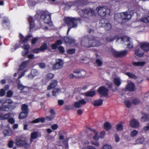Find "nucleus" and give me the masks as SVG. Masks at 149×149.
I'll return each mask as SVG.
<instances>
[{
	"label": "nucleus",
	"instance_id": "1",
	"mask_svg": "<svg viewBox=\"0 0 149 149\" xmlns=\"http://www.w3.org/2000/svg\"><path fill=\"white\" fill-rule=\"evenodd\" d=\"M81 45L83 47H98L101 45V43L98 40L94 38H91L86 36L82 39L81 41Z\"/></svg>",
	"mask_w": 149,
	"mask_h": 149
},
{
	"label": "nucleus",
	"instance_id": "2",
	"mask_svg": "<svg viewBox=\"0 0 149 149\" xmlns=\"http://www.w3.org/2000/svg\"><path fill=\"white\" fill-rule=\"evenodd\" d=\"M65 22L68 27L67 33L68 34L71 28H75L78 26V24L80 23V19L79 18L72 17H66L64 19Z\"/></svg>",
	"mask_w": 149,
	"mask_h": 149
},
{
	"label": "nucleus",
	"instance_id": "3",
	"mask_svg": "<svg viewBox=\"0 0 149 149\" xmlns=\"http://www.w3.org/2000/svg\"><path fill=\"white\" fill-rule=\"evenodd\" d=\"M134 14V12L133 10H129L125 12L118 13L115 14V19L119 23H121V21L123 20H129Z\"/></svg>",
	"mask_w": 149,
	"mask_h": 149
},
{
	"label": "nucleus",
	"instance_id": "4",
	"mask_svg": "<svg viewBox=\"0 0 149 149\" xmlns=\"http://www.w3.org/2000/svg\"><path fill=\"white\" fill-rule=\"evenodd\" d=\"M78 12L80 15L84 18H89L96 16L95 10L92 8H88L84 10L79 9Z\"/></svg>",
	"mask_w": 149,
	"mask_h": 149
},
{
	"label": "nucleus",
	"instance_id": "5",
	"mask_svg": "<svg viewBox=\"0 0 149 149\" xmlns=\"http://www.w3.org/2000/svg\"><path fill=\"white\" fill-rule=\"evenodd\" d=\"M12 103V101L9 99H0V104L2 105L0 107V111H8L10 108V104Z\"/></svg>",
	"mask_w": 149,
	"mask_h": 149
},
{
	"label": "nucleus",
	"instance_id": "6",
	"mask_svg": "<svg viewBox=\"0 0 149 149\" xmlns=\"http://www.w3.org/2000/svg\"><path fill=\"white\" fill-rule=\"evenodd\" d=\"M96 10L98 15L102 17L110 13V10L106 6L97 7L96 8Z\"/></svg>",
	"mask_w": 149,
	"mask_h": 149
},
{
	"label": "nucleus",
	"instance_id": "7",
	"mask_svg": "<svg viewBox=\"0 0 149 149\" xmlns=\"http://www.w3.org/2000/svg\"><path fill=\"white\" fill-rule=\"evenodd\" d=\"M32 37L31 35H29L26 37H24L21 33H19V38L20 40V42L18 44H17L12 49V51H13L16 50L17 48L19 47L22 44L27 42Z\"/></svg>",
	"mask_w": 149,
	"mask_h": 149
},
{
	"label": "nucleus",
	"instance_id": "8",
	"mask_svg": "<svg viewBox=\"0 0 149 149\" xmlns=\"http://www.w3.org/2000/svg\"><path fill=\"white\" fill-rule=\"evenodd\" d=\"M51 16L48 13L44 12L41 15V19L45 23L49 24L51 21Z\"/></svg>",
	"mask_w": 149,
	"mask_h": 149
},
{
	"label": "nucleus",
	"instance_id": "9",
	"mask_svg": "<svg viewBox=\"0 0 149 149\" xmlns=\"http://www.w3.org/2000/svg\"><path fill=\"white\" fill-rule=\"evenodd\" d=\"M73 73L76 77H84L86 75V72L82 70L76 69L73 70Z\"/></svg>",
	"mask_w": 149,
	"mask_h": 149
},
{
	"label": "nucleus",
	"instance_id": "10",
	"mask_svg": "<svg viewBox=\"0 0 149 149\" xmlns=\"http://www.w3.org/2000/svg\"><path fill=\"white\" fill-rule=\"evenodd\" d=\"M63 61L60 59L56 60L55 63L53 65V68L54 70L60 69L62 68L63 65Z\"/></svg>",
	"mask_w": 149,
	"mask_h": 149
},
{
	"label": "nucleus",
	"instance_id": "11",
	"mask_svg": "<svg viewBox=\"0 0 149 149\" xmlns=\"http://www.w3.org/2000/svg\"><path fill=\"white\" fill-rule=\"evenodd\" d=\"M120 39L121 40V43H123L125 41L129 42V43H128L127 47L128 48L131 49L133 47V45L132 43L130 42V38L127 36L121 38H118L117 40L118 41L119 39Z\"/></svg>",
	"mask_w": 149,
	"mask_h": 149
},
{
	"label": "nucleus",
	"instance_id": "12",
	"mask_svg": "<svg viewBox=\"0 0 149 149\" xmlns=\"http://www.w3.org/2000/svg\"><path fill=\"white\" fill-rule=\"evenodd\" d=\"M108 89L104 86L100 87L97 90L100 95L105 97L108 96Z\"/></svg>",
	"mask_w": 149,
	"mask_h": 149
},
{
	"label": "nucleus",
	"instance_id": "13",
	"mask_svg": "<svg viewBox=\"0 0 149 149\" xmlns=\"http://www.w3.org/2000/svg\"><path fill=\"white\" fill-rule=\"evenodd\" d=\"M16 145L19 146H24L26 148H28L30 146V144L27 143L25 141L19 140L17 141Z\"/></svg>",
	"mask_w": 149,
	"mask_h": 149
},
{
	"label": "nucleus",
	"instance_id": "14",
	"mask_svg": "<svg viewBox=\"0 0 149 149\" xmlns=\"http://www.w3.org/2000/svg\"><path fill=\"white\" fill-rule=\"evenodd\" d=\"M86 103V101L84 99H83L75 102L74 104V106L76 108H79L85 104Z\"/></svg>",
	"mask_w": 149,
	"mask_h": 149
},
{
	"label": "nucleus",
	"instance_id": "15",
	"mask_svg": "<svg viewBox=\"0 0 149 149\" xmlns=\"http://www.w3.org/2000/svg\"><path fill=\"white\" fill-rule=\"evenodd\" d=\"M40 74V72L36 69H33L31 70L30 74L28 76V79H32L36 76H38Z\"/></svg>",
	"mask_w": 149,
	"mask_h": 149
},
{
	"label": "nucleus",
	"instance_id": "16",
	"mask_svg": "<svg viewBox=\"0 0 149 149\" xmlns=\"http://www.w3.org/2000/svg\"><path fill=\"white\" fill-rule=\"evenodd\" d=\"M145 141V139L142 136L137 138L132 144L134 145L142 144Z\"/></svg>",
	"mask_w": 149,
	"mask_h": 149
},
{
	"label": "nucleus",
	"instance_id": "17",
	"mask_svg": "<svg viewBox=\"0 0 149 149\" xmlns=\"http://www.w3.org/2000/svg\"><path fill=\"white\" fill-rule=\"evenodd\" d=\"M130 125L132 127L136 128L139 126L140 124L136 120L133 119L131 120L130 122Z\"/></svg>",
	"mask_w": 149,
	"mask_h": 149
},
{
	"label": "nucleus",
	"instance_id": "18",
	"mask_svg": "<svg viewBox=\"0 0 149 149\" xmlns=\"http://www.w3.org/2000/svg\"><path fill=\"white\" fill-rule=\"evenodd\" d=\"M141 49L144 51H148L149 50V43L147 42L141 43L140 44Z\"/></svg>",
	"mask_w": 149,
	"mask_h": 149
},
{
	"label": "nucleus",
	"instance_id": "19",
	"mask_svg": "<svg viewBox=\"0 0 149 149\" xmlns=\"http://www.w3.org/2000/svg\"><path fill=\"white\" fill-rule=\"evenodd\" d=\"M57 84V82L56 80L52 81L50 83V84L47 88L48 90H50L56 87Z\"/></svg>",
	"mask_w": 149,
	"mask_h": 149
},
{
	"label": "nucleus",
	"instance_id": "20",
	"mask_svg": "<svg viewBox=\"0 0 149 149\" xmlns=\"http://www.w3.org/2000/svg\"><path fill=\"white\" fill-rule=\"evenodd\" d=\"M126 89L129 91H133L135 89V87L134 84L132 83H130L128 84L126 86Z\"/></svg>",
	"mask_w": 149,
	"mask_h": 149
},
{
	"label": "nucleus",
	"instance_id": "21",
	"mask_svg": "<svg viewBox=\"0 0 149 149\" xmlns=\"http://www.w3.org/2000/svg\"><path fill=\"white\" fill-rule=\"evenodd\" d=\"M28 20L29 23L30 31H31L34 26V20L32 17L29 16L28 18Z\"/></svg>",
	"mask_w": 149,
	"mask_h": 149
},
{
	"label": "nucleus",
	"instance_id": "22",
	"mask_svg": "<svg viewBox=\"0 0 149 149\" xmlns=\"http://www.w3.org/2000/svg\"><path fill=\"white\" fill-rule=\"evenodd\" d=\"M29 62V60L23 61L20 65V70H24L28 65Z\"/></svg>",
	"mask_w": 149,
	"mask_h": 149
},
{
	"label": "nucleus",
	"instance_id": "23",
	"mask_svg": "<svg viewBox=\"0 0 149 149\" xmlns=\"http://www.w3.org/2000/svg\"><path fill=\"white\" fill-rule=\"evenodd\" d=\"M96 92L95 91L92 90H90L84 93L85 96L87 97H92L95 95Z\"/></svg>",
	"mask_w": 149,
	"mask_h": 149
},
{
	"label": "nucleus",
	"instance_id": "24",
	"mask_svg": "<svg viewBox=\"0 0 149 149\" xmlns=\"http://www.w3.org/2000/svg\"><path fill=\"white\" fill-rule=\"evenodd\" d=\"M38 0H27V3L29 7L32 8L38 2Z\"/></svg>",
	"mask_w": 149,
	"mask_h": 149
},
{
	"label": "nucleus",
	"instance_id": "25",
	"mask_svg": "<svg viewBox=\"0 0 149 149\" xmlns=\"http://www.w3.org/2000/svg\"><path fill=\"white\" fill-rule=\"evenodd\" d=\"M65 42L67 43L72 44L74 42V39L72 37H65L64 38Z\"/></svg>",
	"mask_w": 149,
	"mask_h": 149
},
{
	"label": "nucleus",
	"instance_id": "26",
	"mask_svg": "<svg viewBox=\"0 0 149 149\" xmlns=\"http://www.w3.org/2000/svg\"><path fill=\"white\" fill-rule=\"evenodd\" d=\"M2 24L3 26H7L10 24V20L7 17H4L3 19Z\"/></svg>",
	"mask_w": 149,
	"mask_h": 149
},
{
	"label": "nucleus",
	"instance_id": "27",
	"mask_svg": "<svg viewBox=\"0 0 149 149\" xmlns=\"http://www.w3.org/2000/svg\"><path fill=\"white\" fill-rule=\"evenodd\" d=\"M12 114L11 113H8L5 115H0V120H4L7 119L8 118L12 117Z\"/></svg>",
	"mask_w": 149,
	"mask_h": 149
},
{
	"label": "nucleus",
	"instance_id": "28",
	"mask_svg": "<svg viewBox=\"0 0 149 149\" xmlns=\"http://www.w3.org/2000/svg\"><path fill=\"white\" fill-rule=\"evenodd\" d=\"M149 120V115L146 113H143L141 118V121L143 122L148 121Z\"/></svg>",
	"mask_w": 149,
	"mask_h": 149
},
{
	"label": "nucleus",
	"instance_id": "29",
	"mask_svg": "<svg viewBox=\"0 0 149 149\" xmlns=\"http://www.w3.org/2000/svg\"><path fill=\"white\" fill-rule=\"evenodd\" d=\"M146 64L144 61H140L138 62H134L133 65L135 66H143Z\"/></svg>",
	"mask_w": 149,
	"mask_h": 149
},
{
	"label": "nucleus",
	"instance_id": "30",
	"mask_svg": "<svg viewBox=\"0 0 149 149\" xmlns=\"http://www.w3.org/2000/svg\"><path fill=\"white\" fill-rule=\"evenodd\" d=\"M38 136V132H34L31 134V136L30 142L31 143L33 139H36Z\"/></svg>",
	"mask_w": 149,
	"mask_h": 149
},
{
	"label": "nucleus",
	"instance_id": "31",
	"mask_svg": "<svg viewBox=\"0 0 149 149\" xmlns=\"http://www.w3.org/2000/svg\"><path fill=\"white\" fill-rule=\"evenodd\" d=\"M113 81L114 84L117 86H119L121 84V80L119 78H114Z\"/></svg>",
	"mask_w": 149,
	"mask_h": 149
},
{
	"label": "nucleus",
	"instance_id": "32",
	"mask_svg": "<svg viewBox=\"0 0 149 149\" xmlns=\"http://www.w3.org/2000/svg\"><path fill=\"white\" fill-rule=\"evenodd\" d=\"M28 111H23L21 112L19 115V119H23L26 118L28 115Z\"/></svg>",
	"mask_w": 149,
	"mask_h": 149
},
{
	"label": "nucleus",
	"instance_id": "33",
	"mask_svg": "<svg viewBox=\"0 0 149 149\" xmlns=\"http://www.w3.org/2000/svg\"><path fill=\"white\" fill-rule=\"evenodd\" d=\"M103 102V100L102 99H99L95 100L94 103L93 105L95 106H98L101 105Z\"/></svg>",
	"mask_w": 149,
	"mask_h": 149
},
{
	"label": "nucleus",
	"instance_id": "34",
	"mask_svg": "<svg viewBox=\"0 0 149 149\" xmlns=\"http://www.w3.org/2000/svg\"><path fill=\"white\" fill-rule=\"evenodd\" d=\"M12 133V130L10 129L6 130L3 131V133L5 136H9L11 135Z\"/></svg>",
	"mask_w": 149,
	"mask_h": 149
},
{
	"label": "nucleus",
	"instance_id": "35",
	"mask_svg": "<svg viewBox=\"0 0 149 149\" xmlns=\"http://www.w3.org/2000/svg\"><path fill=\"white\" fill-rule=\"evenodd\" d=\"M135 54L138 56H142L144 54L143 52H142L141 51V49H138L135 50Z\"/></svg>",
	"mask_w": 149,
	"mask_h": 149
},
{
	"label": "nucleus",
	"instance_id": "36",
	"mask_svg": "<svg viewBox=\"0 0 149 149\" xmlns=\"http://www.w3.org/2000/svg\"><path fill=\"white\" fill-rule=\"evenodd\" d=\"M103 26L106 31H109L111 28V25L109 23L104 24Z\"/></svg>",
	"mask_w": 149,
	"mask_h": 149
},
{
	"label": "nucleus",
	"instance_id": "37",
	"mask_svg": "<svg viewBox=\"0 0 149 149\" xmlns=\"http://www.w3.org/2000/svg\"><path fill=\"white\" fill-rule=\"evenodd\" d=\"M92 131L93 132V134H94L93 137L94 140L96 141H98L99 139V136L98 135L97 132L93 129L92 130Z\"/></svg>",
	"mask_w": 149,
	"mask_h": 149
},
{
	"label": "nucleus",
	"instance_id": "38",
	"mask_svg": "<svg viewBox=\"0 0 149 149\" xmlns=\"http://www.w3.org/2000/svg\"><path fill=\"white\" fill-rule=\"evenodd\" d=\"M45 121V119L44 118H37L32 121V123H37L39 122L43 123Z\"/></svg>",
	"mask_w": 149,
	"mask_h": 149
},
{
	"label": "nucleus",
	"instance_id": "39",
	"mask_svg": "<svg viewBox=\"0 0 149 149\" xmlns=\"http://www.w3.org/2000/svg\"><path fill=\"white\" fill-rule=\"evenodd\" d=\"M61 92V90L59 89H54L52 91V95L54 96H56Z\"/></svg>",
	"mask_w": 149,
	"mask_h": 149
},
{
	"label": "nucleus",
	"instance_id": "40",
	"mask_svg": "<svg viewBox=\"0 0 149 149\" xmlns=\"http://www.w3.org/2000/svg\"><path fill=\"white\" fill-rule=\"evenodd\" d=\"M138 132V131L137 130H133L131 132L130 136L132 138L134 137L137 135Z\"/></svg>",
	"mask_w": 149,
	"mask_h": 149
},
{
	"label": "nucleus",
	"instance_id": "41",
	"mask_svg": "<svg viewBox=\"0 0 149 149\" xmlns=\"http://www.w3.org/2000/svg\"><path fill=\"white\" fill-rule=\"evenodd\" d=\"M116 130L118 131H120L122 130L123 129L122 123L121 122L118 124L116 126Z\"/></svg>",
	"mask_w": 149,
	"mask_h": 149
},
{
	"label": "nucleus",
	"instance_id": "42",
	"mask_svg": "<svg viewBox=\"0 0 149 149\" xmlns=\"http://www.w3.org/2000/svg\"><path fill=\"white\" fill-rule=\"evenodd\" d=\"M104 129L106 130H108L111 129V125L108 122H106L104 124Z\"/></svg>",
	"mask_w": 149,
	"mask_h": 149
},
{
	"label": "nucleus",
	"instance_id": "43",
	"mask_svg": "<svg viewBox=\"0 0 149 149\" xmlns=\"http://www.w3.org/2000/svg\"><path fill=\"white\" fill-rule=\"evenodd\" d=\"M54 74L51 73H49L46 75L45 79L47 81H49L52 78L54 77Z\"/></svg>",
	"mask_w": 149,
	"mask_h": 149
},
{
	"label": "nucleus",
	"instance_id": "44",
	"mask_svg": "<svg viewBox=\"0 0 149 149\" xmlns=\"http://www.w3.org/2000/svg\"><path fill=\"white\" fill-rule=\"evenodd\" d=\"M17 87L19 89L21 90L25 88H27L26 87L23 85L20 81H19L18 82Z\"/></svg>",
	"mask_w": 149,
	"mask_h": 149
},
{
	"label": "nucleus",
	"instance_id": "45",
	"mask_svg": "<svg viewBox=\"0 0 149 149\" xmlns=\"http://www.w3.org/2000/svg\"><path fill=\"white\" fill-rule=\"evenodd\" d=\"M111 51L115 56L116 57H119L120 52H117L113 49H112Z\"/></svg>",
	"mask_w": 149,
	"mask_h": 149
},
{
	"label": "nucleus",
	"instance_id": "46",
	"mask_svg": "<svg viewBox=\"0 0 149 149\" xmlns=\"http://www.w3.org/2000/svg\"><path fill=\"white\" fill-rule=\"evenodd\" d=\"M89 0H79V3L82 5H86L89 3Z\"/></svg>",
	"mask_w": 149,
	"mask_h": 149
},
{
	"label": "nucleus",
	"instance_id": "47",
	"mask_svg": "<svg viewBox=\"0 0 149 149\" xmlns=\"http://www.w3.org/2000/svg\"><path fill=\"white\" fill-rule=\"evenodd\" d=\"M127 51L126 50L120 51V52L119 57L125 56L127 54Z\"/></svg>",
	"mask_w": 149,
	"mask_h": 149
},
{
	"label": "nucleus",
	"instance_id": "48",
	"mask_svg": "<svg viewBox=\"0 0 149 149\" xmlns=\"http://www.w3.org/2000/svg\"><path fill=\"white\" fill-rule=\"evenodd\" d=\"M126 74L130 78L134 79H136V77L134 74L130 72H127L126 73Z\"/></svg>",
	"mask_w": 149,
	"mask_h": 149
},
{
	"label": "nucleus",
	"instance_id": "49",
	"mask_svg": "<svg viewBox=\"0 0 149 149\" xmlns=\"http://www.w3.org/2000/svg\"><path fill=\"white\" fill-rule=\"evenodd\" d=\"M143 130L145 132H147L149 131V123H147L146 125L143 127Z\"/></svg>",
	"mask_w": 149,
	"mask_h": 149
},
{
	"label": "nucleus",
	"instance_id": "50",
	"mask_svg": "<svg viewBox=\"0 0 149 149\" xmlns=\"http://www.w3.org/2000/svg\"><path fill=\"white\" fill-rule=\"evenodd\" d=\"M101 149H112V147L109 144H106L103 146Z\"/></svg>",
	"mask_w": 149,
	"mask_h": 149
},
{
	"label": "nucleus",
	"instance_id": "51",
	"mask_svg": "<svg viewBox=\"0 0 149 149\" xmlns=\"http://www.w3.org/2000/svg\"><path fill=\"white\" fill-rule=\"evenodd\" d=\"M124 103L126 107L128 108L130 107L131 105V103L128 100H125L124 102Z\"/></svg>",
	"mask_w": 149,
	"mask_h": 149
},
{
	"label": "nucleus",
	"instance_id": "52",
	"mask_svg": "<svg viewBox=\"0 0 149 149\" xmlns=\"http://www.w3.org/2000/svg\"><path fill=\"white\" fill-rule=\"evenodd\" d=\"M40 48L41 51H43L46 49L47 48V44L46 43L43 44L41 46Z\"/></svg>",
	"mask_w": 149,
	"mask_h": 149
},
{
	"label": "nucleus",
	"instance_id": "53",
	"mask_svg": "<svg viewBox=\"0 0 149 149\" xmlns=\"http://www.w3.org/2000/svg\"><path fill=\"white\" fill-rule=\"evenodd\" d=\"M141 21L145 23L149 22V16L143 18L141 19Z\"/></svg>",
	"mask_w": 149,
	"mask_h": 149
},
{
	"label": "nucleus",
	"instance_id": "54",
	"mask_svg": "<svg viewBox=\"0 0 149 149\" xmlns=\"http://www.w3.org/2000/svg\"><path fill=\"white\" fill-rule=\"evenodd\" d=\"M81 149H98L95 147L92 146H87L82 148Z\"/></svg>",
	"mask_w": 149,
	"mask_h": 149
},
{
	"label": "nucleus",
	"instance_id": "55",
	"mask_svg": "<svg viewBox=\"0 0 149 149\" xmlns=\"http://www.w3.org/2000/svg\"><path fill=\"white\" fill-rule=\"evenodd\" d=\"M27 106L25 104H23L22 105V109L23 111H28Z\"/></svg>",
	"mask_w": 149,
	"mask_h": 149
},
{
	"label": "nucleus",
	"instance_id": "56",
	"mask_svg": "<svg viewBox=\"0 0 149 149\" xmlns=\"http://www.w3.org/2000/svg\"><path fill=\"white\" fill-rule=\"evenodd\" d=\"M116 38L115 36L112 37V36H109L107 37L106 38V40L108 42H111L112 41L114 40Z\"/></svg>",
	"mask_w": 149,
	"mask_h": 149
},
{
	"label": "nucleus",
	"instance_id": "57",
	"mask_svg": "<svg viewBox=\"0 0 149 149\" xmlns=\"http://www.w3.org/2000/svg\"><path fill=\"white\" fill-rule=\"evenodd\" d=\"M132 102L134 104H137L140 103V101L138 99L135 98L133 100Z\"/></svg>",
	"mask_w": 149,
	"mask_h": 149
},
{
	"label": "nucleus",
	"instance_id": "58",
	"mask_svg": "<svg viewBox=\"0 0 149 149\" xmlns=\"http://www.w3.org/2000/svg\"><path fill=\"white\" fill-rule=\"evenodd\" d=\"M14 145V142L12 140H10L9 141L8 144V146L10 148H12Z\"/></svg>",
	"mask_w": 149,
	"mask_h": 149
},
{
	"label": "nucleus",
	"instance_id": "59",
	"mask_svg": "<svg viewBox=\"0 0 149 149\" xmlns=\"http://www.w3.org/2000/svg\"><path fill=\"white\" fill-rule=\"evenodd\" d=\"M22 48L26 51L29 50V49L30 48V46L28 44L24 45L22 47Z\"/></svg>",
	"mask_w": 149,
	"mask_h": 149
},
{
	"label": "nucleus",
	"instance_id": "60",
	"mask_svg": "<svg viewBox=\"0 0 149 149\" xmlns=\"http://www.w3.org/2000/svg\"><path fill=\"white\" fill-rule=\"evenodd\" d=\"M38 65L39 67L41 69H44L46 67L45 64L43 63H39Z\"/></svg>",
	"mask_w": 149,
	"mask_h": 149
},
{
	"label": "nucleus",
	"instance_id": "61",
	"mask_svg": "<svg viewBox=\"0 0 149 149\" xmlns=\"http://www.w3.org/2000/svg\"><path fill=\"white\" fill-rule=\"evenodd\" d=\"M96 63L98 66H100L102 64V62L101 60L97 59L96 60Z\"/></svg>",
	"mask_w": 149,
	"mask_h": 149
},
{
	"label": "nucleus",
	"instance_id": "62",
	"mask_svg": "<svg viewBox=\"0 0 149 149\" xmlns=\"http://www.w3.org/2000/svg\"><path fill=\"white\" fill-rule=\"evenodd\" d=\"M41 50L40 49V48L38 49L36 48L33 49L32 50V52L33 53H38L40 52Z\"/></svg>",
	"mask_w": 149,
	"mask_h": 149
},
{
	"label": "nucleus",
	"instance_id": "63",
	"mask_svg": "<svg viewBox=\"0 0 149 149\" xmlns=\"http://www.w3.org/2000/svg\"><path fill=\"white\" fill-rule=\"evenodd\" d=\"M75 52V50L74 49H69L67 51V53L70 54L74 53Z\"/></svg>",
	"mask_w": 149,
	"mask_h": 149
},
{
	"label": "nucleus",
	"instance_id": "64",
	"mask_svg": "<svg viewBox=\"0 0 149 149\" xmlns=\"http://www.w3.org/2000/svg\"><path fill=\"white\" fill-rule=\"evenodd\" d=\"M58 50L59 52L61 53H64L65 52L64 48L61 46L59 47H58Z\"/></svg>",
	"mask_w": 149,
	"mask_h": 149
}]
</instances>
